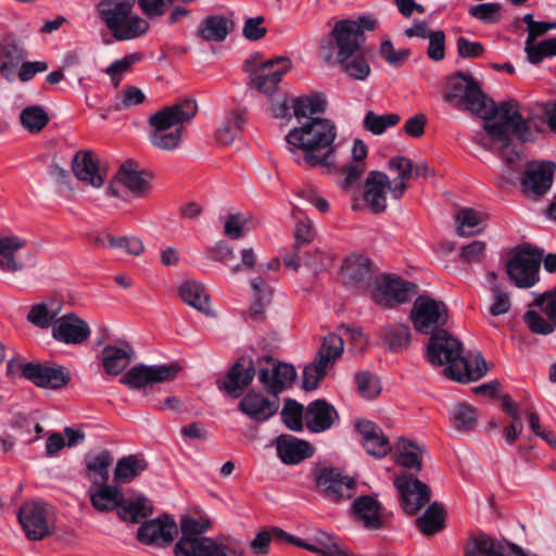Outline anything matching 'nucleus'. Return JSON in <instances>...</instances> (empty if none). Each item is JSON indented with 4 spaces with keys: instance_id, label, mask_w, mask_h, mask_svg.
<instances>
[{
    "instance_id": "nucleus-37",
    "label": "nucleus",
    "mask_w": 556,
    "mask_h": 556,
    "mask_svg": "<svg viewBox=\"0 0 556 556\" xmlns=\"http://www.w3.org/2000/svg\"><path fill=\"white\" fill-rule=\"evenodd\" d=\"M233 28L232 20L223 15H210L199 25L197 36L205 41L223 42Z\"/></svg>"
},
{
    "instance_id": "nucleus-41",
    "label": "nucleus",
    "mask_w": 556,
    "mask_h": 556,
    "mask_svg": "<svg viewBox=\"0 0 556 556\" xmlns=\"http://www.w3.org/2000/svg\"><path fill=\"white\" fill-rule=\"evenodd\" d=\"M182 301L201 313L210 315L208 295L204 286L197 280H188L179 287Z\"/></svg>"
},
{
    "instance_id": "nucleus-18",
    "label": "nucleus",
    "mask_w": 556,
    "mask_h": 556,
    "mask_svg": "<svg viewBox=\"0 0 556 556\" xmlns=\"http://www.w3.org/2000/svg\"><path fill=\"white\" fill-rule=\"evenodd\" d=\"M394 486L400 493L401 506L408 515H416L430 501V488L413 473L396 476Z\"/></svg>"
},
{
    "instance_id": "nucleus-64",
    "label": "nucleus",
    "mask_w": 556,
    "mask_h": 556,
    "mask_svg": "<svg viewBox=\"0 0 556 556\" xmlns=\"http://www.w3.org/2000/svg\"><path fill=\"white\" fill-rule=\"evenodd\" d=\"M428 56L433 61H441L445 56V34L443 30H434L428 38Z\"/></svg>"
},
{
    "instance_id": "nucleus-20",
    "label": "nucleus",
    "mask_w": 556,
    "mask_h": 556,
    "mask_svg": "<svg viewBox=\"0 0 556 556\" xmlns=\"http://www.w3.org/2000/svg\"><path fill=\"white\" fill-rule=\"evenodd\" d=\"M177 534V523L167 514L144 521L137 531V538L141 543L162 548L169 546Z\"/></svg>"
},
{
    "instance_id": "nucleus-61",
    "label": "nucleus",
    "mask_w": 556,
    "mask_h": 556,
    "mask_svg": "<svg viewBox=\"0 0 556 556\" xmlns=\"http://www.w3.org/2000/svg\"><path fill=\"white\" fill-rule=\"evenodd\" d=\"M523 320L533 333L547 336L554 331V326L535 311H527Z\"/></svg>"
},
{
    "instance_id": "nucleus-62",
    "label": "nucleus",
    "mask_w": 556,
    "mask_h": 556,
    "mask_svg": "<svg viewBox=\"0 0 556 556\" xmlns=\"http://www.w3.org/2000/svg\"><path fill=\"white\" fill-rule=\"evenodd\" d=\"M355 381L358 392L365 397H372L380 391L377 378L369 371L358 372Z\"/></svg>"
},
{
    "instance_id": "nucleus-40",
    "label": "nucleus",
    "mask_w": 556,
    "mask_h": 556,
    "mask_svg": "<svg viewBox=\"0 0 556 556\" xmlns=\"http://www.w3.org/2000/svg\"><path fill=\"white\" fill-rule=\"evenodd\" d=\"M153 513V506L149 498L143 495L135 500L122 497L118 516L125 520L134 523L149 517Z\"/></svg>"
},
{
    "instance_id": "nucleus-11",
    "label": "nucleus",
    "mask_w": 556,
    "mask_h": 556,
    "mask_svg": "<svg viewBox=\"0 0 556 556\" xmlns=\"http://www.w3.org/2000/svg\"><path fill=\"white\" fill-rule=\"evenodd\" d=\"M256 372L264 390L274 397L279 396L291 387L296 378V370L292 364L266 355L255 361Z\"/></svg>"
},
{
    "instance_id": "nucleus-24",
    "label": "nucleus",
    "mask_w": 556,
    "mask_h": 556,
    "mask_svg": "<svg viewBox=\"0 0 556 556\" xmlns=\"http://www.w3.org/2000/svg\"><path fill=\"white\" fill-rule=\"evenodd\" d=\"M364 201L374 214H380L387 208V192L392 193V181L380 170H372L365 180Z\"/></svg>"
},
{
    "instance_id": "nucleus-60",
    "label": "nucleus",
    "mask_w": 556,
    "mask_h": 556,
    "mask_svg": "<svg viewBox=\"0 0 556 556\" xmlns=\"http://www.w3.org/2000/svg\"><path fill=\"white\" fill-rule=\"evenodd\" d=\"M380 54L388 62V64L394 67H399L402 66L408 59L410 51L408 49L395 50L392 41L386 39L381 42Z\"/></svg>"
},
{
    "instance_id": "nucleus-48",
    "label": "nucleus",
    "mask_w": 556,
    "mask_h": 556,
    "mask_svg": "<svg viewBox=\"0 0 556 556\" xmlns=\"http://www.w3.org/2000/svg\"><path fill=\"white\" fill-rule=\"evenodd\" d=\"M245 123L242 112L231 111L227 119L217 128L216 140L224 146L232 143Z\"/></svg>"
},
{
    "instance_id": "nucleus-1",
    "label": "nucleus",
    "mask_w": 556,
    "mask_h": 556,
    "mask_svg": "<svg viewBox=\"0 0 556 556\" xmlns=\"http://www.w3.org/2000/svg\"><path fill=\"white\" fill-rule=\"evenodd\" d=\"M337 127L328 118L315 117L292 128L286 136L288 149L298 164L305 163L311 167H330L336 163L333 142Z\"/></svg>"
},
{
    "instance_id": "nucleus-45",
    "label": "nucleus",
    "mask_w": 556,
    "mask_h": 556,
    "mask_svg": "<svg viewBox=\"0 0 556 556\" xmlns=\"http://www.w3.org/2000/svg\"><path fill=\"white\" fill-rule=\"evenodd\" d=\"M326 106L327 101L321 93L298 97L292 100L293 114L300 123L302 118L309 121V115L324 113Z\"/></svg>"
},
{
    "instance_id": "nucleus-2",
    "label": "nucleus",
    "mask_w": 556,
    "mask_h": 556,
    "mask_svg": "<svg viewBox=\"0 0 556 556\" xmlns=\"http://www.w3.org/2000/svg\"><path fill=\"white\" fill-rule=\"evenodd\" d=\"M463 344L446 330L432 332L427 345V361L433 366H443L445 376L460 383L481 379L488 371L486 362L481 353L473 357L475 367L462 355Z\"/></svg>"
},
{
    "instance_id": "nucleus-19",
    "label": "nucleus",
    "mask_w": 556,
    "mask_h": 556,
    "mask_svg": "<svg viewBox=\"0 0 556 556\" xmlns=\"http://www.w3.org/2000/svg\"><path fill=\"white\" fill-rule=\"evenodd\" d=\"M317 490L327 498L340 502L350 498L355 488V480L333 467H323L315 471Z\"/></svg>"
},
{
    "instance_id": "nucleus-26",
    "label": "nucleus",
    "mask_w": 556,
    "mask_h": 556,
    "mask_svg": "<svg viewBox=\"0 0 556 556\" xmlns=\"http://www.w3.org/2000/svg\"><path fill=\"white\" fill-rule=\"evenodd\" d=\"M555 168L553 162L530 166L520 180L522 192L538 197L544 195L552 187Z\"/></svg>"
},
{
    "instance_id": "nucleus-59",
    "label": "nucleus",
    "mask_w": 556,
    "mask_h": 556,
    "mask_svg": "<svg viewBox=\"0 0 556 556\" xmlns=\"http://www.w3.org/2000/svg\"><path fill=\"white\" fill-rule=\"evenodd\" d=\"M121 99L113 105L114 111H123L142 103L146 99L144 93L138 87L127 86L121 93Z\"/></svg>"
},
{
    "instance_id": "nucleus-50",
    "label": "nucleus",
    "mask_w": 556,
    "mask_h": 556,
    "mask_svg": "<svg viewBox=\"0 0 556 556\" xmlns=\"http://www.w3.org/2000/svg\"><path fill=\"white\" fill-rule=\"evenodd\" d=\"M305 409L302 404L292 399H287L280 413V417L285 426L295 432H300L304 428Z\"/></svg>"
},
{
    "instance_id": "nucleus-15",
    "label": "nucleus",
    "mask_w": 556,
    "mask_h": 556,
    "mask_svg": "<svg viewBox=\"0 0 556 556\" xmlns=\"http://www.w3.org/2000/svg\"><path fill=\"white\" fill-rule=\"evenodd\" d=\"M342 352V338L336 333L326 336L314 362L304 367L302 389L305 391L315 390L326 377L328 365L331 361L340 357Z\"/></svg>"
},
{
    "instance_id": "nucleus-43",
    "label": "nucleus",
    "mask_w": 556,
    "mask_h": 556,
    "mask_svg": "<svg viewBox=\"0 0 556 556\" xmlns=\"http://www.w3.org/2000/svg\"><path fill=\"white\" fill-rule=\"evenodd\" d=\"M148 468V463L139 455H128L119 458L114 469V480L118 483H129Z\"/></svg>"
},
{
    "instance_id": "nucleus-22",
    "label": "nucleus",
    "mask_w": 556,
    "mask_h": 556,
    "mask_svg": "<svg viewBox=\"0 0 556 556\" xmlns=\"http://www.w3.org/2000/svg\"><path fill=\"white\" fill-rule=\"evenodd\" d=\"M90 333L89 325L74 313L58 318L52 328L53 339L65 344H81Z\"/></svg>"
},
{
    "instance_id": "nucleus-57",
    "label": "nucleus",
    "mask_w": 556,
    "mask_h": 556,
    "mask_svg": "<svg viewBox=\"0 0 556 556\" xmlns=\"http://www.w3.org/2000/svg\"><path fill=\"white\" fill-rule=\"evenodd\" d=\"M502 4L497 2H488L473 5L469 9V14L485 23V24H494L501 21Z\"/></svg>"
},
{
    "instance_id": "nucleus-25",
    "label": "nucleus",
    "mask_w": 556,
    "mask_h": 556,
    "mask_svg": "<svg viewBox=\"0 0 556 556\" xmlns=\"http://www.w3.org/2000/svg\"><path fill=\"white\" fill-rule=\"evenodd\" d=\"M279 396L267 399L261 392L249 390L239 402V409L257 422L269 420L279 409Z\"/></svg>"
},
{
    "instance_id": "nucleus-31",
    "label": "nucleus",
    "mask_w": 556,
    "mask_h": 556,
    "mask_svg": "<svg viewBox=\"0 0 556 556\" xmlns=\"http://www.w3.org/2000/svg\"><path fill=\"white\" fill-rule=\"evenodd\" d=\"M276 448L279 458L286 465H298L314 454V447L309 442L291 434H280L276 439Z\"/></svg>"
},
{
    "instance_id": "nucleus-3",
    "label": "nucleus",
    "mask_w": 556,
    "mask_h": 556,
    "mask_svg": "<svg viewBox=\"0 0 556 556\" xmlns=\"http://www.w3.org/2000/svg\"><path fill=\"white\" fill-rule=\"evenodd\" d=\"M357 27L350 20L338 21L330 31L329 52L325 60L340 66L341 71L356 80H365L371 70L364 55L365 37L357 35Z\"/></svg>"
},
{
    "instance_id": "nucleus-14",
    "label": "nucleus",
    "mask_w": 556,
    "mask_h": 556,
    "mask_svg": "<svg viewBox=\"0 0 556 556\" xmlns=\"http://www.w3.org/2000/svg\"><path fill=\"white\" fill-rule=\"evenodd\" d=\"M375 283L371 296L378 305L387 308L407 303L418 292L416 283L396 275L383 274Z\"/></svg>"
},
{
    "instance_id": "nucleus-44",
    "label": "nucleus",
    "mask_w": 556,
    "mask_h": 556,
    "mask_svg": "<svg viewBox=\"0 0 556 556\" xmlns=\"http://www.w3.org/2000/svg\"><path fill=\"white\" fill-rule=\"evenodd\" d=\"M389 168L399 172L397 177L392 181V197L400 200L407 189V180L414 176V164L405 156H393L389 160Z\"/></svg>"
},
{
    "instance_id": "nucleus-36",
    "label": "nucleus",
    "mask_w": 556,
    "mask_h": 556,
    "mask_svg": "<svg viewBox=\"0 0 556 556\" xmlns=\"http://www.w3.org/2000/svg\"><path fill=\"white\" fill-rule=\"evenodd\" d=\"M113 460V455L108 450L86 454L84 463L87 470V478L91 481L92 485L109 483L110 467Z\"/></svg>"
},
{
    "instance_id": "nucleus-58",
    "label": "nucleus",
    "mask_w": 556,
    "mask_h": 556,
    "mask_svg": "<svg viewBox=\"0 0 556 556\" xmlns=\"http://www.w3.org/2000/svg\"><path fill=\"white\" fill-rule=\"evenodd\" d=\"M490 291L493 299V303L489 308L490 314L492 316H500L508 313L511 306V301L510 295L505 288L502 285L494 282L490 287Z\"/></svg>"
},
{
    "instance_id": "nucleus-51",
    "label": "nucleus",
    "mask_w": 556,
    "mask_h": 556,
    "mask_svg": "<svg viewBox=\"0 0 556 556\" xmlns=\"http://www.w3.org/2000/svg\"><path fill=\"white\" fill-rule=\"evenodd\" d=\"M20 121L29 132H39L46 127L50 118L40 105H31L21 112Z\"/></svg>"
},
{
    "instance_id": "nucleus-12",
    "label": "nucleus",
    "mask_w": 556,
    "mask_h": 556,
    "mask_svg": "<svg viewBox=\"0 0 556 556\" xmlns=\"http://www.w3.org/2000/svg\"><path fill=\"white\" fill-rule=\"evenodd\" d=\"M17 518L29 540L39 541L54 532L52 507L45 502L24 503L18 509Z\"/></svg>"
},
{
    "instance_id": "nucleus-33",
    "label": "nucleus",
    "mask_w": 556,
    "mask_h": 556,
    "mask_svg": "<svg viewBox=\"0 0 556 556\" xmlns=\"http://www.w3.org/2000/svg\"><path fill=\"white\" fill-rule=\"evenodd\" d=\"M26 51L20 40L13 35H7L0 42V71L2 76L12 81L15 77V68L26 58Z\"/></svg>"
},
{
    "instance_id": "nucleus-63",
    "label": "nucleus",
    "mask_w": 556,
    "mask_h": 556,
    "mask_svg": "<svg viewBox=\"0 0 556 556\" xmlns=\"http://www.w3.org/2000/svg\"><path fill=\"white\" fill-rule=\"evenodd\" d=\"M263 16L249 17L244 22L242 34L249 41H257L265 37L267 29L263 26Z\"/></svg>"
},
{
    "instance_id": "nucleus-46",
    "label": "nucleus",
    "mask_w": 556,
    "mask_h": 556,
    "mask_svg": "<svg viewBox=\"0 0 556 556\" xmlns=\"http://www.w3.org/2000/svg\"><path fill=\"white\" fill-rule=\"evenodd\" d=\"M418 446L404 438L397 440L394 446L395 462L404 468L421 470V457L418 453Z\"/></svg>"
},
{
    "instance_id": "nucleus-32",
    "label": "nucleus",
    "mask_w": 556,
    "mask_h": 556,
    "mask_svg": "<svg viewBox=\"0 0 556 556\" xmlns=\"http://www.w3.org/2000/svg\"><path fill=\"white\" fill-rule=\"evenodd\" d=\"M345 285L361 291L367 290L372 281V263L365 256L348 258L343 265Z\"/></svg>"
},
{
    "instance_id": "nucleus-30",
    "label": "nucleus",
    "mask_w": 556,
    "mask_h": 556,
    "mask_svg": "<svg viewBox=\"0 0 556 556\" xmlns=\"http://www.w3.org/2000/svg\"><path fill=\"white\" fill-rule=\"evenodd\" d=\"M377 342L390 353H402L410 346V328L405 323L386 324L377 331Z\"/></svg>"
},
{
    "instance_id": "nucleus-8",
    "label": "nucleus",
    "mask_w": 556,
    "mask_h": 556,
    "mask_svg": "<svg viewBox=\"0 0 556 556\" xmlns=\"http://www.w3.org/2000/svg\"><path fill=\"white\" fill-rule=\"evenodd\" d=\"M543 251L531 244H522L516 249L506 264V273L517 288L528 289L540 280V265Z\"/></svg>"
},
{
    "instance_id": "nucleus-28",
    "label": "nucleus",
    "mask_w": 556,
    "mask_h": 556,
    "mask_svg": "<svg viewBox=\"0 0 556 556\" xmlns=\"http://www.w3.org/2000/svg\"><path fill=\"white\" fill-rule=\"evenodd\" d=\"M355 430L361 434L363 447L369 455L382 458L392 451L389 439L374 421L359 419L355 424Z\"/></svg>"
},
{
    "instance_id": "nucleus-17",
    "label": "nucleus",
    "mask_w": 556,
    "mask_h": 556,
    "mask_svg": "<svg viewBox=\"0 0 556 556\" xmlns=\"http://www.w3.org/2000/svg\"><path fill=\"white\" fill-rule=\"evenodd\" d=\"M21 375L38 388L59 390L71 381L70 371L54 363L29 362L21 366Z\"/></svg>"
},
{
    "instance_id": "nucleus-52",
    "label": "nucleus",
    "mask_w": 556,
    "mask_h": 556,
    "mask_svg": "<svg viewBox=\"0 0 556 556\" xmlns=\"http://www.w3.org/2000/svg\"><path fill=\"white\" fill-rule=\"evenodd\" d=\"M251 288L253 290L254 302L250 307V315L253 319H261L266 305L270 301V291L268 290L266 282L263 278L257 277L251 281Z\"/></svg>"
},
{
    "instance_id": "nucleus-27",
    "label": "nucleus",
    "mask_w": 556,
    "mask_h": 556,
    "mask_svg": "<svg viewBox=\"0 0 556 556\" xmlns=\"http://www.w3.org/2000/svg\"><path fill=\"white\" fill-rule=\"evenodd\" d=\"M337 419H339L338 410L324 399L312 401L305 408V426L313 433L327 431Z\"/></svg>"
},
{
    "instance_id": "nucleus-10",
    "label": "nucleus",
    "mask_w": 556,
    "mask_h": 556,
    "mask_svg": "<svg viewBox=\"0 0 556 556\" xmlns=\"http://www.w3.org/2000/svg\"><path fill=\"white\" fill-rule=\"evenodd\" d=\"M181 538L175 545V556H212L220 546L211 538L202 536L206 528L195 518L180 519Z\"/></svg>"
},
{
    "instance_id": "nucleus-42",
    "label": "nucleus",
    "mask_w": 556,
    "mask_h": 556,
    "mask_svg": "<svg viewBox=\"0 0 556 556\" xmlns=\"http://www.w3.org/2000/svg\"><path fill=\"white\" fill-rule=\"evenodd\" d=\"M132 349L128 350L114 345H106L101 351L102 364L109 375H119L130 363Z\"/></svg>"
},
{
    "instance_id": "nucleus-6",
    "label": "nucleus",
    "mask_w": 556,
    "mask_h": 556,
    "mask_svg": "<svg viewBox=\"0 0 556 556\" xmlns=\"http://www.w3.org/2000/svg\"><path fill=\"white\" fill-rule=\"evenodd\" d=\"M134 3L127 0H103L99 15L116 40L135 39L149 29V23L139 15H132Z\"/></svg>"
},
{
    "instance_id": "nucleus-53",
    "label": "nucleus",
    "mask_w": 556,
    "mask_h": 556,
    "mask_svg": "<svg viewBox=\"0 0 556 556\" xmlns=\"http://www.w3.org/2000/svg\"><path fill=\"white\" fill-rule=\"evenodd\" d=\"M455 219L458 224L457 233L462 237L473 236L482 230V219L472 208H460L456 213Z\"/></svg>"
},
{
    "instance_id": "nucleus-21",
    "label": "nucleus",
    "mask_w": 556,
    "mask_h": 556,
    "mask_svg": "<svg viewBox=\"0 0 556 556\" xmlns=\"http://www.w3.org/2000/svg\"><path fill=\"white\" fill-rule=\"evenodd\" d=\"M290 67L291 61L288 58L267 60L250 71V85L257 91L269 94L276 90Z\"/></svg>"
},
{
    "instance_id": "nucleus-39",
    "label": "nucleus",
    "mask_w": 556,
    "mask_h": 556,
    "mask_svg": "<svg viewBox=\"0 0 556 556\" xmlns=\"http://www.w3.org/2000/svg\"><path fill=\"white\" fill-rule=\"evenodd\" d=\"M97 490H90V502L92 506L102 513L111 511L114 508L119 509L123 494L118 486L109 483L93 484Z\"/></svg>"
},
{
    "instance_id": "nucleus-56",
    "label": "nucleus",
    "mask_w": 556,
    "mask_h": 556,
    "mask_svg": "<svg viewBox=\"0 0 556 556\" xmlns=\"http://www.w3.org/2000/svg\"><path fill=\"white\" fill-rule=\"evenodd\" d=\"M59 311H50L45 303H38L30 307L27 314V320L40 329L53 327L54 321L58 319Z\"/></svg>"
},
{
    "instance_id": "nucleus-35",
    "label": "nucleus",
    "mask_w": 556,
    "mask_h": 556,
    "mask_svg": "<svg viewBox=\"0 0 556 556\" xmlns=\"http://www.w3.org/2000/svg\"><path fill=\"white\" fill-rule=\"evenodd\" d=\"M26 245V240L17 236H0V269L9 273L21 271L25 263L17 252Z\"/></svg>"
},
{
    "instance_id": "nucleus-7",
    "label": "nucleus",
    "mask_w": 556,
    "mask_h": 556,
    "mask_svg": "<svg viewBox=\"0 0 556 556\" xmlns=\"http://www.w3.org/2000/svg\"><path fill=\"white\" fill-rule=\"evenodd\" d=\"M496 116L500 119L483 118V130L491 139H505L508 132L516 135L520 142L530 141L532 131L527 119L518 111V102L515 100L503 101L497 106L495 104Z\"/></svg>"
},
{
    "instance_id": "nucleus-47",
    "label": "nucleus",
    "mask_w": 556,
    "mask_h": 556,
    "mask_svg": "<svg viewBox=\"0 0 556 556\" xmlns=\"http://www.w3.org/2000/svg\"><path fill=\"white\" fill-rule=\"evenodd\" d=\"M444 507L433 502L422 516L417 519V526L426 535H433L444 528Z\"/></svg>"
},
{
    "instance_id": "nucleus-9",
    "label": "nucleus",
    "mask_w": 556,
    "mask_h": 556,
    "mask_svg": "<svg viewBox=\"0 0 556 556\" xmlns=\"http://www.w3.org/2000/svg\"><path fill=\"white\" fill-rule=\"evenodd\" d=\"M181 366L178 363H169L163 365H146L137 364L132 366L119 379V383L126 386L129 390L141 391L143 395L153 390L157 383L173 381Z\"/></svg>"
},
{
    "instance_id": "nucleus-13",
    "label": "nucleus",
    "mask_w": 556,
    "mask_h": 556,
    "mask_svg": "<svg viewBox=\"0 0 556 556\" xmlns=\"http://www.w3.org/2000/svg\"><path fill=\"white\" fill-rule=\"evenodd\" d=\"M409 318L418 332L432 334L447 324V307L443 301L421 294L415 300Z\"/></svg>"
},
{
    "instance_id": "nucleus-29",
    "label": "nucleus",
    "mask_w": 556,
    "mask_h": 556,
    "mask_svg": "<svg viewBox=\"0 0 556 556\" xmlns=\"http://www.w3.org/2000/svg\"><path fill=\"white\" fill-rule=\"evenodd\" d=\"M354 519L367 530H379L384 526L383 507L371 495H362L352 504Z\"/></svg>"
},
{
    "instance_id": "nucleus-4",
    "label": "nucleus",
    "mask_w": 556,
    "mask_h": 556,
    "mask_svg": "<svg viewBox=\"0 0 556 556\" xmlns=\"http://www.w3.org/2000/svg\"><path fill=\"white\" fill-rule=\"evenodd\" d=\"M194 99L186 98L167 105L149 117L151 143L161 150H173L178 147L184 123L190 122L197 114Z\"/></svg>"
},
{
    "instance_id": "nucleus-49",
    "label": "nucleus",
    "mask_w": 556,
    "mask_h": 556,
    "mask_svg": "<svg viewBox=\"0 0 556 556\" xmlns=\"http://www.w3.org/2000/svg\"><path fill=\"white\" fill-rule=\"evenodd\" d=\"M316 545L308 544L305 541V546H301L309 552L320 554L323 556H354L344 548H342L336 540L325 531H318L315 536Z\"/></svg>"
},
{
    "instance_id": "nucleus-38",
    "label": "nucleus",
    "mask_w": 556,
    "mask_h": 556,
    "mask_svg": "<svg viewBox=\"0 0 556 556\" xmlns=\"http://www.w3.org/2000/svg\"><path fill=\"white\" fill-rule=\"evenodd\" d=\"M273 540L280 543L293 544L295 546H305L304 540L291 535L278 527H271L268 530L258 532L251 542V547L255 553L266 555Z\"/></svg>"
},
{
    "instance_id": "nucleus-34",
    "label": "nucleus",
    "mask_w": 556,
    "mask_h": 556,
    "mask_svg": "<svg viewBox=\"0 0 556 556\" xmlns=\"http://www.w3.org/2000/svg\"><path fill=\"white\" fill-rule=\"evenodd\" d=\"M72 170L77 179L94 188H100L104 184L99 162L91 151L77 152L72 160Z\"/></svg>"
},
{
    "instance_id": "nucleus-5",
    "label": "nucleus",
    "mask_w": 556,
    "mask_h": 556,
    "mask_svg": "<svg viewBox=\"0 0 556 556\" xmlns=\"http://www.w3.org/2000/svg\"><path fill=\"white\" fill-rule=\"evenodd\" d=\"M443 100L458 110H466L482 118L495 119V102L482 90L472 75L457 71L447 77Z\"/></svg>"
},
{
    "instance_id": "nucleus-54",
    "label": "nucleus",
    "mask_w": 556,
    "mask_h": 556,
    "mask_svg": "<svg viewBox=\"0 0 556 556\" xmlns=\"http://www.w3.org/2000/svg\"><path fill=\"white\" fill-rule=\"evenodd\" d=\"M400 119V115L395 113L377 115L372 111H368L364 117V128L371 134L379 136L388 128L395 126Z\"/></svg>"
},
{
    "instance_id": "nucleus-16",
    "label": "nucleus",
    "mask_w": 556,
    "mask_h": 556,
    "mask_svg": "<svg viewBox=\"0 0 556 556\" xmlns=\"http://www.w3.org/2000/svg\"><path fill=\"white\" fill-rule=\"evenodd\" d=\"M256 375V365L253 358L242 355L222 378L216 379V387L231 399H239Z\"/></svg>"
},
{
    "instance_id": "nucleus-23",
    "label": "nucleus",
    "mask_w": 556,
    "mask_h": 556,
    "mask_svg": "<svg viewBox=\"0 0 556 556\" xmlns=\"http://www.w3.org/2000/svg\"><path fill=\"white\" fill-rule=\"evenodd\" d=\"M149 178L147 173L137 169L136 163L126 161L110 184L108 192L113 197H121L119 186H124L134 194L141 195L149 188Z\"/></svg>"
},
{
    "instance_id": "nucleus-55",
    "label": "nucleus",
    "mask_w": 556,
    "mask_h": 556,
    "mask_svg": "<svg viewBox=\"0 0 556 556\" xmlns=\"http://www.w3.org/2000/svg\"><path fill=\"white\" fill-rule=\"evenodd\" d=\"M454 428L457 431H470L477 424V410L468 404H457L451 410Z\"/></svg>"
}]
</instances>
